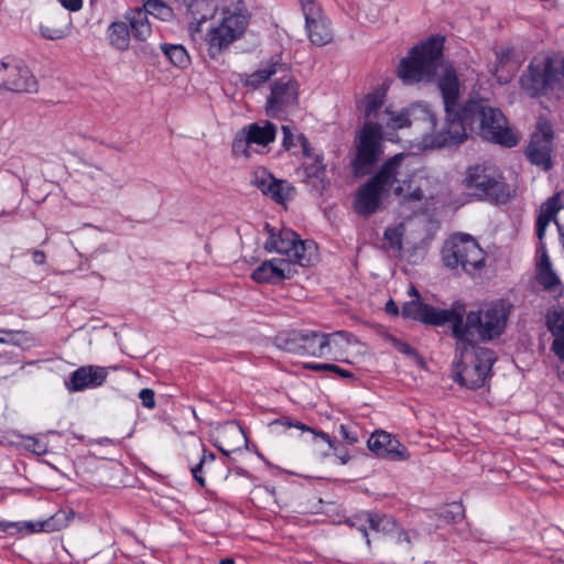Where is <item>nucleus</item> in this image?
I'll return each instance as SVG.
<instances>
[{
  "instance_id": "nucleus-59",
  "label": "nucleus",
  "mask_w": 564,
  "mask_h": 564,
  "mask_svg": "<svg viewBox=\"0 0 564 564\" xmlns=\"http://www.w3.org/2000/svg\"><path fill=\"white\" fill-rule=\"evenodd\" d=\"M402 351L406 355H414L415 354V350L414 348H412L411 346L409 345H404L403 348H402Z\"/></svg>"
},
{
  "instance_id": "nucleus-32",
  "label": "nucleus",
  "mask_w": 564,
  "mask_h": 564,
  "mask_svg": "<svg viewBox=\"0 0 564 564\" xmlns=\"http://www.w3.org/2000/svg\"><path fill=\"white\" fill-rule=\"evenodd\" d=\"M364 520H367L368 529L375 532L390 533L397 527L395 521L386 514L365 511Z\"/></svg>"
},
{
  "instance_id": "nucleus-42",
  "label": "nucleus",
  "mask_w": 564,
  "mask_h": 564,
  "mask_svg": "<svg viewBox=\"0 0 564 564\" xmlns=\"http://www.w3.org/2000/svg\"><path fill=\"white\" fill-rule=\"evenodd\" d=\"M384 239L389 242L390 247L400 250L402 247V234L398 228H387L384 231Z\"/></svg>"
},
{
  "instance_id": "nucleus-18",
  "label": "nucleus",
  "mask_w": 564,
  "mask_h": 564,
  "mask_svg": "<svg viewBox=\"0 0 564 564\" xmlns=\"http://www.w3.org/2000/svg\"><path fill=\"white\" fill-rule=\"evenodd\" d=\"M300 143L304 158L302 164L304 182L316 191L325 189L326 164L323 154L316 152L304 135L300 137Z\"/></svg>"
},
{
  "instance_id": "nucleus-43",
  "label": "nucleus",
  "mask_w": 564,
  "mask_h": 564,
  "mask_svg": "<svg viewBox=\"0 0 564 564\" xmlns=\"http://www.w3.org/2000/svg\"><path fill=\"white\" fill-rule=\"evenodd\" d=\"M141 403L147 409H153L155 406L154 391L149 388H144L139 392Z\"/></svg>"
},
{
  "instance_id": "nucleus-46",
  "label": "nucleus",
  "mask_w": 564,
  "mask_h": 564,
  "mask_svg": "<svg viewBox=\"0 0 564 564\" xmlns=\"http://www.w3.org/2000/svg\"><path fill=\"white\" fill-rule=\"evenodd\" d=\"M538 252L541 253L540 260L536 263L538 270L543 269V268L552 267V263H551V260L549 258L546 248H545L544 243L542 242V240H540V243H539V247H538Z\"/></svg>"
},
{
  "instance_id": "nucleus-14",
  "label": "nucleus",
  "mask_w": 564,
  "mask_h": 564,
  "mask_svg": "<svg viewBox=\"0 0 564 564\" xmlns=\"http://www.w3.org/2000/svg\"><path fill=\"white\" fill-rule=\"evenodd\" d=\"M553 139L552 124L545 118L540 117L536 121L535 131L525 148V156L531 164L543 171H549L552 167Z\"/></svg>"
},
{
  "instance_id": "nucleus-12",
  "label": "nucleus",
  "mask_w": 564,
  "mask_h": 564,
  "mask_svg": "<svg viewBox=\"0 0 564 564\" xmlns=\"http://www.w3.org/2000/svg\"><path fill=\"white\" fill-rule=\"evenodd\" d=\"M299 3L308 41L318 47L330 44L334 40V29L321 3L317 0H299Z\"/></svg>"
},
{
  "instance_id": "nucleus-6",
  "label": "nucleus",
  "mask_w": 564,
  "mask_h": 564,
  "mask_svg": "<svg viewBox=\"0 0 564 564\" xmlns=\"http://www.w3.org/2000/svg\"><path fill=\"white\" fill-rule=\"evenodd\" d=\"M519 82L522 91L529 97L560 89L564 82V58L547 54L534 56Z\"/></svg>"
},
{
  "instance_id": "nucleus-27",
  "label": "nucleus",
  "mask_w": 564,
  "mask_h": 564,
  "mask_svg": "<svg viewBox=\"0 0 564 564\" xmlns=\"http://www.w3.org/2000/svg\"><path fill=\"white\" fill-rule=\"evenodd\" d=\"M245 130L251 143L261 147L273 142L276 134V126L268 120L251 123Z\"/></svg>"
},
{
  "instance_id": "nucleus-9",
  "label": "nucleus",
  "mask_w": 564,
  "mask_h": 564,
  "mask_svg": "<svg viewBox=\"0 0 564 564\" xmlns=\"http://www.w3.org/2000/svg\"><path fill=\"white\" fill-rule=\"evenodd\" d=\"M442 261L446 268L471 272L484 267L485 252L474 237L458 232L445 241Z\"/></svg>"
},
{
  "instance_id": "nucleus-22",
  "label": "nucleus",
  "mask_w": 564,
  "mask_h": 564,
  "mask_svg": "<svg viewBox=\"0 0 564 564\" xmlns=\"http://www.w3.org/2000/svg\"><path fill=\"white\" fill-rule=\"evenodd\" d=\"M108 377L106 367L88 365L82 366L73 371L65 381V387L69 392H79L87 389L101 387Z\"/></svg>"
},
{
  "instance_id": "nucleus-35",
  "label": "nucleus",
  "mask_w": 564,
  "mask_h": 564,
  "mask_svg": "<svg viewBox=\"0 0 564 564\" xmlns=\"http://www.w3.org/2000/svg\"><path fill=\"white\" fill-rule=\"evenodd\" d=\"M498 66L503 67L512 64V68L516 69L523 61V56L518 54L512 46H501L495 52Z\"/></svg>"
},
{
  "instance_id": "nucleus-36",
  "label": "nucleus",
  "mask_w": 564,
  "mask_h": 564,
  "mask_svg": "<svg viewBox=\"0 0 564 564\" xmlns=\"http://www.w3.org/2000/svg\"><path fill=\"white\" fill-rule=\"evenodd\" d=\"M545 324L553 337L564 335V312L556 308L549 310Z\"/></svg>"
},
{
  "instance_id": "nucleus-15",
  "label": "nucleus",
  "mask_w": 564,
  "mask_h": 564,
  "mask_svg": "<svg viewBox=\"0 0 564 564\" xmlns=\"http://www.w3.org/2000/svg\"><path fill=\"white\" fill-rule=\"evenodd\" d=\"M384 130L370 128V126L362 127L357 144V155L354 161L355 172L358 175L367 174L379 160L382 153L381 139Z\"/></svg>"
},
{
  "instance_id": "nucleus-60",
  "label": "nucleus",
  "mask_w": 564,
  "mask_h": 564,
  "mask_svg": "<svg viewBox=\"0 0 564 564\" xmlns=\"http://www.w3.org/2000/svg\"><path fill=\"white\" fill-rule=\"evenodd\" d=\"M204 456H206V462H214L216 458L215 454H213V453L206 454L205 449H203L202 457H204Z\"/></svg>"
},
{
  "instance_id": "nucleus-47",
  "label": "nucleus",
  "mask_w": 564,
  "mask_h": 564,
  "mask_svg": "<svg viewBox=\"0 0 564 564\" xmlns=\"http://www.w3.org/2000/svg\"><path fill=\"white\" fill-rule=\"evenodd\" d=\"M553 338L551 349L561 361H564V335Z\"/></svg>"
},
{
  "instance_id": "nucleus-51",
  "label": "nucleus",
  "mask_w": 564,
  "mask_h": 564,
  "mask_svg": "<svg viewBox=\"0 0 564 564\" xmlns=\"http://www.w3.org/2000/svg\"><path fill=\"white\" fill-rule=\"evenodd\" d=\"M32 442L33 444L32 445H29V448L37 454V455H42V454H45L46 453V446L44 444H42L41 442L36 441V440H33L32 438Z\"/></svg>"
},
{
  "instance_id": "nucleus-21",
  "label": "nucleus",
  "mask_w": 564,
  "mask_h": 564,
  "mask_svg": "<svg viewBox=\"0 0 564 564\" xmlns=\"http://www.w3.org/2000/svg\"><path fill=\"white\" fill-rule=\"evenodd\" d=\"M251 183L278 204H283L293 197L294 187L286 181L276 180L265 169L257 170Z\"/></svg>"
},
{
  "instance_id": "nucleus-55",
  "label": "nucleus",
  "mask_w": 564,
  "mask_h": 564,
  "mask_svg": "<svg viewBox=\"0 0 564 564\" xmlns=\"http://www.w3.org/2000/svg\"><path fill=\"white\" fill-rule=\"evenodd\" d=\"M32 258H33L34 263L43 264L45 262L46 256H45V253L43 251L35 250L32 253Z\"/></svg>"
},
{
  "instance_id": "nucleus-10",
  "label": "nucleus",
  "mask_w": 564,
  "mask_h": 564,
  "mask_svg": "<svg viewBox=\"0 0 564 564\" xmlns=\"http://www.w3.org/2000/svg\"><path fill=\"white\" fill-rule=\"evenodd\" d=\"M265 230L270 234L269 239L264 243V249L272 252H278L285 258V262L292 267L300 264L301 267H308L315 258L316 247L312 240H300L299 236L291 229H282L279 234H274L269 224L264 226Z\"/></svg>"
},
{
  "instance_id": "nucleus-44",
  "label": "nucleus",
  "mask_w": 564,
  "mask_h": 564,
  "mask_svg": "<svg viewBox=\"0 0 564 564\" xmlns=\"http://www.w3.org/2000/svg\"><path fill=\"white\" fill-rule=\"evenodd\" d=\"M282 132H283V147L286 150H290L291 148L295 147V140L300 141V135H294L291 128L289 126H282Z\"/></svg>"
},
{
  "instance_id": "nucleus-8",
  "label": "nucleus",
  "mask_w": 564,
  "mask_h": 564,
  "mask_svg": "<svg viewBox=\"0 0 564 564\" xmlns=\"http://www.w3.org/2000/svg\"><path fill=\"white\" fill-rule=\"evenodd\" d=\"M387 89L383 86H378L360 100L358 108L365 118L364 126L389 130L410 126L408 110L393 111L390 107H384Z\"/></svg>"
},
{
  "instance_id": "nucleus-16",
  "label": "nucleus",
  "mask_w": 564,
  "mask_h": 564,
  "mask_svg": "<svg viewBox=\"0 0 564 564\" xmlns=\"http://www.w3.org/2000/svg\"><path fill=\"white\" fill-rule=\"evenodd\" d=\"M143 8H134L126 13L134 39L145 41L151 34V26L148 21V13L161 20H169L172 17V9L160 0H143Z\"/></svg>"
},
{
  "instance_id": "nucleus-64",
  "label": "nucleus",
  "mask_w": 564,
  "mask_h": 564,
  "mask_svg": "<svg viewBox=\"0 0 564 564\" xmlns=\"http://www.w3.org/2000/svg\"><path fill=\"white\" fill-rule=\"evenodd\" d=\"M426 115H427V117H429V119H430L431 123L434 126V124H435V118H434V116H433L432 113H430V112H426Z\"/></svg>"
},
{
  "instance_id": "nucleus-39",
  "label": "nucleus",
  "mask_w": 564,
  "mask_h": 564,
  "mask_svg": "<svg viewBox=\"0 0 564 564\" xmlns=\"http://www.w3.org/2000/svg\"><path fill=\"white\" fill-rule=\"evenodd\" d=\"M22 530H26L28 532H35L34 523L0 521V531L2 532L13 534Z\"/></svg>"
},
{
  "instance_id": "nucleus-48",
  "label": "nucleus",
  "mask_w": 564,
  "mask_h": 564,
  "mask_svg": "<svg viewBox=\"0 0 564 564\" xmlns=\"http://www.w3.org/2000/svg\"><path fill=\"white\" fill-rule=\"evenodd\" d=\"M206 463V456L202 457L199 463L197 465H195L194 467H192L191 471L193 474V477L194 479L202 486L204 487L205 486V479L203 478V476L200 475L202 474V468L204 466V464Z\"/></svg>"
},
{
  "instance_id": "nucleus-41",
  "label": "nucleus",
  "mask_w": 564,
  "mask_h": 564,
  "mask_svg": "<svg viewBox=\"0 0 564 564\" xmlns=\"http://www.w3.org/2000/svg\"><path fill=\"white\" fill-rule=\"evenodd\" d=\"M364 517H365V511L364 512H360L351 518H349L347 520V523L352 527V528H356L357 530H359L362 535L366 538V542H367V545L370 546V539L368 536V527H367V520H364Z\"/></svg>"
},
{
  "instance_id": "nucleus-53",
  "label": "nucleus",
  "mask_w": 564,
  "mask_h": 564,
  "mask_svg": "<svg viewBox=\"0 0 564 564\" xmlns=\"http://www.w3.org/2000/svg\"><path fill=\"white\" fill-rule=\"evenodd\" d=\"M332 372H335L337 373L339 377L341 378H354V373L346 370V369H343L336 365H333L332 366Z\"/></svg>"
},
{
  "instance_id": "nucleus-24",
  "label": "nucleus",
  "mask_w": 564,
  "mask_h": 564,
  "mask_svg": "<svg viewBox=\"0 0 564 564\" xmlns=\"http://www.w3.org/2000/svg\"><path fill=\"white\" fill-rule=\"evenodd\" d=\"M296 269L284 260L272 259L262 262L253 270L251 278L258 283L276 284L285 279H291Z\"/></svg>"
},
{
  "instance_id": "nucleus-34",
  "label": "nucleus",
  "mask_w": 564,
  "mask_h": 564,
  "mask_svg": "<svg viewBox=\"0 0 564 564\" xmlns=\"http://www.w3.org/2000/svg\"><path fill=\"white\" fill-rule=\"evenodd\" d=\"M302 340V330H297L285 336H279L276 338V345L285 351L303 356Z\"/></svg>"
},
{
  "instance_id": "nucleus-26",
  "label": "nucleus",
  "mask_w": 564,
  "mask_h": 564,
  "mask_svg": "<svg viewBox=\"0 0 564 564\" xmlns=\"http://www.w3.org/2000/svg\"><path fill=\"white\" fill-rule=\"evenodd\" d=\"M278 424L282 425V426H286V427L294 426L302 431H310V432L314 433L316 436L321 437L329 445V447L334 451L335 456L339 459L340 464L344 465L349 462L350 456H349L348 449L346 447L341 446L340 443L336 438H332L327 433L315 432L314 430H312L311 427L306 426L305 424H303L301 422H295V423L291 422L288 417H282V419H279V420H275L272 422V425H278Z\"/></svg>"
},
{
  "instance_id": "nucleus-31",
  "label": "nucleus",
  "mask_w": 564,
  "mask_h": 564,
  "mask_svg": "<svg viewBox=\"0 0 564 564\" xmlns=\"http://www.w3.org/2000/svg\"><path fill=\"white\" fill-rule=\"evenodd\" d=\"M74 516H75V512L72 509L59 510L54 516H52L50 519H47L43 522L35 523L34 524L35 532L59 531L68 525L70 520L74 518Z\"/></svg>"
},
{
  "instance_id": "nucleus-30",
  "label": "nucleus",
  "mask_w": 564,
  "mask_h": 564,
  "mask_svg": "<svg viewBox=\"0 0 564 564\" xmlns=\"http://www.w3.org/2000/svg\"><path fill=\"white\" fill-rule=\"evenodd\" d=\"M284 68V64L278 59H271L267 64L262 65L258 70L250 74L246 80V84L256 88L260 84L268 82L273 75L278 74L279 72H283Z\"/></svg>"
},
{
  "instance_id": "nucleus-11",
  "label": "nucleus",
  "mask_w": 564,
  "mask_h": 564,
  "mask_svg": "<svg viewBox=\"0 0 564 564\" xmlns=\"http://www.w3.org/2000/svg\"><path fill=\"white\" fill-rule=\"evenodd\" d=\"M464 184L473 196L480 199L507 203L510 198L509 185L505 182L502 175L491 166L475 165L469 167Z\"/></svg>"
},
{
  "instance_id": "nucleus-1",
  "label": "nucleus",
  "mask_w": 564,
  "mask_h": 564,
  "mask_svg": "<svg viewBox=\"0 0 564 564\" xmlns=\"http://www.w3.org/2000/svg\"><path fill=\"white\" fill-rule=\"evenodd\" d=\"M438 87L444 100L446 123L441 131L424 137L425 148L460 143L467 138V130L503 147L512 148L518 144L519 135L508 127L505 115L500 109L491 107L487 100L470 99L459 107V85L452 66L444 67Z\"/></svg>"
},
{
  "instance_id": "nucleus-45",
  "label": "nucleus",
  "mask_w": 564,
  "mask_h": 564,
  "mask_svg": "<svg viewBox=\"0 0 564 564\" xmlns=\"http://www.w3.org/2000/svg\"><path fill=\"white\" fill-rule=\"evenodd\" d=\"M339 434L350 445H354L358 442V435L356 431H352L351 427L348 425L340 424Z\"/></svg>"
},
{
  "instance_id": "nucleus-56",
  "label": "nucleus",
  "mask_w": 564,
  "mask_h": 564,
  "mask_svg": "<svg viewBox=\"0 0 564 564\" xmlns=\"http://www.w3.org/2000/svg\"><path fill=\"white\" fill-rule=\"evenodd\" d=\"M386 312L390 315H394L397 316L399 314V307L398 305L392 301L390 300L387 304H386Z\"/></svg>"
},
{
  "instance_id": "nucleus-5",
  "label": "nucleus",
  "mask_w": 564,
  "mask_h": 564,
  "mask_svg": "<svg viewBox=\"0 0 564 564\" xmlns=\"http://www.w3.org/2000/svg\"><path fill=\"white\" fill-rule=\"evenodd\" d=\"M496 361L495 352L471 341H456L454 380L468 389L481 388Z\"/></svg>"
},
{
  "instance_id": "nucleus-19",
  "label": "nucleus",
  "mask_w": 564,
  "mask_h": 564,
  "mask_svg": "<svg viewBox=\"0 0 564 564\" xmlns=\"http://www.w3.org/2000/svg\"><path fill=\"white\" fill-rule=\"evenodd\" d=\"M453 306L451 308L438 310L420 300H412L403 304L402 316L422 322L424 324L443 326L446 323L451 324Z\"/></svg>"
},
{
  "instance_id": "nucleus-52",
  "label": "nucleus",
  "mask_w": 564,
  "mask_h": 564,
  "mask_svg": "<svg viewBox=\"0 0 564 564\" xmlns=\"http://www.w3.org/2000/svg\"><path fill=\"white\" fill-rule=\"evenodd\" d=\"M333 364H307L305 367L314 371H332Z\"/></svg>"
},
{
  "instance_id": "nucleus-37",
  "label": "nucleus",
  "mask_w": 564,
  "mask_h": 564,
  "mask_svg": "<svg viewBox=\"0 0 564 564\" xmlns=\"http://www.w3.org/2000/svg\"><path fill=\"white\" fill-rule=\"evenodd\" d=\"M251 145H252V143L249 140L245 128H242L240 131H238L236 133V135L234 138L232 145H231L232 154L235 156L249 158Z\"/></svg>"
},
{
  "instance_id": "nucleus-17",
  "label": "nucleus",
  "mask_w": 564,
  "mask_h": 564,
  "mask_svg": "<svg viewBox=\"0 0 564 564\" xmlns=\"http://www.w3.org/2000/svg\"><path fill=\"white\" fill-rule=\"evenodd\" d=\"M0 89L32 93L36 90V80L24 64L0 62Z\"/></svg>"
},
{
  "instance_id": "nucleus-40",
  "label": "nucleus",
  "mask_w": 564,
  "mask_h": 564,
  "mask_svg": "<svg viewBox=\"0 0 564 564\" xmlns=\"http://www.w3.org/2000/svg\"><path fill=\"white\" fill-rule=\"evenodd\" d=\"M24 333L20 330L0 329V343L22 346L24 343Z\"/></svg>"
},
{
  "instance_id": "nucleus-20",
  "label": "nucleus",
  "mask_w": 564,
  "mask_h": 564,
  "mask_svg": "<svg viewBox=\"0 0 564 564\" xmlns=\"http://www.w3.org/2000/svg\"><path fill=\"white\" fill-rule=\"evenodd\" d=\"M368 448L376 456L390 460H405L410 457L406 447L395 436L384 431H376L370 435Z\"/></svg>"
},
{
  "instance_id": "nucleus-3",
  "label": "nucleus",
  "mask_w": 564,
  "mask_h": 564,
  "mask_svg": "<svg viewBox=\"0 0 564 564\" xmlns=\"http://www.w3.org/2000/svg\"><path fill=\"white\" fill-rule=\"evenodd\" d=\"M184 7L196 21V31H200L202 23L214 20L219 14V19L205 36L210 58L218 57L240 39L249 24V15L242 0H192Z\"/></svg>"
},
{
  "instance_id": "nucleus-62",
  "label": "nucleus",
  "mask_w": 564,
  "mask_h": 564,
  "mask_svg": "<svg viewBox=\"0 0 564 564\" xmlns=\"http://www.w3.org/2000/svg\"><path fill=\"white\" fill-rule=\"evenodd\" d=\"M219 564H235V560L232 557L221 558Z\"/></svg>"
},
{
  "instance_id": "nucleus-13",
  "label": "nucleus",
  "mask_w": 564,
  "mask_h": 564,
  "mask_svg": "<svg viewBox=\"0 0 564 564\" xmlns=\"http://www.w3.org/2000/svg\"><path fill=\"white\" fill-rule=\"evenodd\" d=\"M299 83L292 77H283L271 87L267 98V115L273 118L284 119L294 112L299 106Z\"/></svg>"
},
{
  "instance_id": "nucleus-29",
  "label": "nucleus",
  "mask_w": 564,
  "mask_h": 564,
  "mask_svg": "<svg viewBox=\"0 0 564 564\" xmlns=\"http://www.w3.org/2000/svg\"><path fill=\"white\" fill-rule=\"evenodd\" d=\"M108 40L112 47L118 51H126L130 44V31L123 21L112 22L108 28Z\"/></svg>"
},
{
  "instance_id": "nucleus-33",
  "label": "nucleus",
  "mask_w": 564,
  "mask_h": 564,
  "mask_svg": "<svg viewBox=\"0 0 564 564\" xmlns=\"http://www.w3.org/2000/svg\"><path fill=\"white\" fill-rule=\"evenodd\" d=\"M165 57L176 67L184 68L189 64V55L180 44H161Z\"/></svg>"
},
{
  "instance_id": "nucleus-49",
  "label": "nucleus",
  "mask_w": 564,
  "mask_h": 564,
  "mask_svg": "<svg viewBox=\"0 0 564 564\" xmlns=\"http://www.w3.org/2000/svg\"><path fill=\"white\" fill-rule=\"evenodd\" d=\"M68 11H78L82 8V0H58Z\"/></svg>"
},
{
  "instance_id": "nucleus-38",
  "label": "nucleus",
  "mask_w": 564,
  "mask_h": 564,
  "mask_svg": "<svg viewBox=\"0 0 564 564\" xmlns=\"http://www.w3.org/2000/svg\"><path fill=\"white\" fill-rule=\"evenodd\" d=\"M536 279H538V282L545 290H549V291L555 290L561 283L558 276L556 275V273L554 272L552 267L538 270Z\"/></svg>"
},
{
  "instance_id": "nucleus-63",
  "label": "nucleus",
  "mask_w": 564,
  "mask_h": 564,
  "mask_svg": "<svg viewBox=\"0 0 564 564\" xmlns=\"http://www.w3.org/2000/svg\"><path fill=\"white\" fill-rule=\"evenodd\" d=\"M558 226V230H560V239H561V242H562V246L564 248V227H561L560 225Z\"/></svg>"
},
{
  "instance_id": "nucleus-4",
  "label": "nucleus",
  "mask_w": 564,
  "mask_h": 564,
  "mask_svg": "<svg viewBox=\"0 0 564 564\" xmlns=\"http://www.w3.org/2000/svg\"><path fill=\"white\" fill-rule=\"evenodd\" d=\"M511 308L508 301L500 300L466 313L464 304L455 303L451 321L452 334L458 341H490L503 333Z\"/></svg>"
},
{
  "instance_id": "nucleus-23",
  "label": "nucleus",
  "mask_w": 564,
  "mask_h": 564,
  "mask_svg": "<svg viewBox=\"0 0 564 564\" xmlns=\"http://www.w3.org/2000/svg\"><path fill=\"white\" fill-rule=\"evenodd\" d=\"M350 334L347 332H335L332 334L319 333L315 330H302L303 356L323 357L329 349L330 344H337V338H344L349 343Z\"/></svg>"
},
{
  "instance_id": "nucleus-50",
  "label": "nucleus",
  "mask_w": 564,
  "mask_h": 564,
  "mask_svg": "<svg viewBox=\"0 0 564 564\" xmlns=\"http://www.w3.org/2000/svg\"><path fill=\"white\" fill-rule=\"evenodd\" d=\"M226 432L238 438V443L246 441L242 430L237 425L229 426Z\"/></svg>"
},
{
  "instance_id": "nucleus-28",
  "label": "nucleus",
  "mask_w": 564,
  "mask_h": 564,
  "mask_svg": "<svg viewBox=\"0 0 564 564\" xmlns=\"http://www.w3.org/2000/svg\"><path fill=\"white\" fill-rule=\"evenodd\" d=\"M560 210L558 197L555 195L542 204L536 219V236L543 240L546 227L555 218Z\"/></svg>"
},
{
  "instance_id": "nucleus-57",
  "label": "nucleus",
  "mask_w": 564,
  "mask_h": 564,
  "mask_svg": "<svg viewBox=\"0 0 564 564\" xmlns=\"http://www.w3.org/2000/svg\"><path fill=\"white\" fill-rule=\"evenodd\" d=\"M409 294L413 296L414 300H420V293L413 285L409 288Z\"/></svg>"
},
{
  "instance_id": "nucleus-7",
  "label": "nucleus",
  "mask_w": 564,
  "mask_h": 564,
  "mask_svg": "<svg viewBox=\"0 0 564 564\" xmlns=\"http://www.w3.org/2000/svg\"><path fill=\"white\" fill-rule=\"evenodd\" d=\"M443 43V37L432 36L414 46L409 55L400 61L398 74L402 82L410 85L430 80L442 65Z\"/></svg>"
},
{
  "instance_id": "nucleus-54",
  "label": "nucleus",
  "mask_w": 564,
  "mask_h": 564,
  "mask_svg": "<svg viewBox=\"0 0 564 564\" xmlns=\"http://www.w3.org/2000/svg\"><path fill=\"white\" fill-rule=\"evenodd\" d=\"M452 510L451 512L453 513V519L456 520V519H462L464 517V513H463V508L458 503H453L451 506Z\"/></svg>"
},
{
  "instance_id": "nucleus-25",
  "label": "nucleus",
  "mask_w": 564,
  "mask_h": 564,
  "mask_svg": "<svg viewBox=\"0 0 564 564\" xmlns=\"http://www.w3.org/2000/svg\"><path fill=\"white\" fill-rule=\"evenodd\" d=\"M70 28V15L64 11H58L46 23L40 25V33L44 39L55 41L68 36Z\"/></svg>"
},
{
  "instance_id": "nucleus-58",
  "label": "nucleus",
  "mask_w": 564,
  "mask_h": 564,
  "mask_svg": "<svg viewBox=\"0 0 564 564\" xmlns=\"http://www.w3.org/2000/svg\"><path fill=\"white\" fill-rule=\"evenodd\" d=\"M399 540H400V541H404V542H406V543H410V542H411L410 536H409L408 532H405V531H401V532L399 533Z\"/></svg>"
},
{
  "instance_id": "nucleus-2",
  "label": "nucleus",
  "mask_w": 564,
  "mask_h": 564,
  "mask_svg": "<svg viewBox=\"0 0 564 564\" xmlns=\"http://www.w3.org/2000/svg\"><path fill=\"white\" fill-rule=\"evenodd\" d=\"M415 156L399 153L386 161L379 171L362 186L355 198L357 214L368 217L375 214L381 203L382 194L393 187V194L402 204L421 202L424 193L419 186L412 185V173Z\"/></svg>"
},
{
  "instance_id": "nucleus-61",
  "label": "nucleus",
  "mask_w": 564,
  "mask_h": 564,
  "mask_svg": "<svg viewBox=\"0 0 564 564\" xmlns=\"http://www.w3.org/2000/svg\"><path fill=\"white\" fill-rule=\"evenodd\" d=\"M217 447H218V449H219L221 453H224L225 455H229V453L235 452V451L238 448V447H234V448H230V449H226V448H224V447H223V446H220V445H217Z\"/></svg>"
}]
</instances>
